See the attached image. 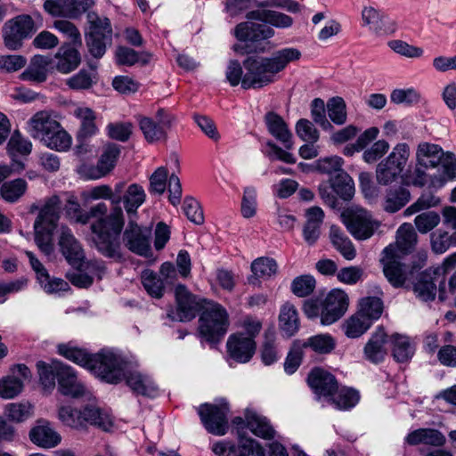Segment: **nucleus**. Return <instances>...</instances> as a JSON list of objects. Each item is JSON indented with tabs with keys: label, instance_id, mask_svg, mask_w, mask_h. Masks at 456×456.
Instances as JSON below:
<instances>
[{
	"label": "nucleus",
	"instance_id": "f257e3e1",
	"mask_svg": "<svg viewBox=\"0 0 456 456\" xmlns=\"http://www.w3.org/2000/svg\"><path fill=\"white\" fill-rule=\"evenodd\" d=\"M125 185V182H119L111 189L110 185L102 184L93 187L87 192L89 200H109L111 204L110 212L106 203L99 202L89 208L88 215L82 216L84 222L88 216L93 217L90 224V241L97 243L101 251H116L119 248L118 234L124 227L126 219L118 194L123 192Z\"/></svg>",
	"mask_w": 456,
	"mask_h": 456
},
{
	"label": "nucleus",
	"instance_id": "f03ea898",
	"mask_svg": "<svg viewBox=\"0 0 456 456\" xmlns=\"http://www.w3.org/2000/svg\"><path fill=\"white\" fill-rule=\"evenodd\" d=\"M298 49L287 47L274 52L269 57L250 56L243 61L246 73L241 81L243 89H258L275 81V77L292 61H298Z\"/></svg>",
	"mask_w": 456,
	"mask_h": 456
},
{
	"label": "nucleus",
	"instance_id": "7ed1b4c3",
	"mask_svg": "<svg viewBox=\"0 0 456 456\" xmlns=\"http://www.w3.org/2000/svg\"><path fill=\"white\" fill-rule=\"evenodd\" d=\"M151 230L148 227L139 225L133 218H129L127 224L118 234L119 248L116 251H101L97 243L91 242V246L102 256L120 263L126 259L125 248L140 256H150L151 255Z\"/></svg>",
	"mask_w": 456,
	"mask_h": 456
},
{
	"label": "nucleus",
	"instance_id": "20e7f679",
	"mask_svg": "<svg viewBox=\"0 0 456 456\" xmlns=\"http://www.w3.org/2000/svg\"><path fill=\"white\" fill-rule=\"evenodd\" d=\"M417 165L424 168H435L441 165L443 172L430 176L433 187H442L449 180L456 178V157L452 152H444L443 149L434 143L420 142L416 151Z\"/></svg>",
	"mask_w": 456,
	"mask_h": 456
},
{
	"label": "nucleus",
	"instance_id": "39448f33",
	"mask_svg": "<svg viewBox=\"0 0 456 456\" xmlns=\"http://www.w3.org/2000/svg\"><path fill=\"white\" fill-rule=\"evenodd\" d=\"M61 208V201L59 196L46 198L34 223L35 241L46 256H50L53 251V232L57 227Z\"/></svg>",
	"mask_w": 456,
	"mask_h": 456
},
{
	"label": "nucleus",
	"instance_id": "423d86ee",
	"mask_svg": "<svg viewBox=\"0 0 456 456\" xmlns=\"http://www.w3.org/2000/svg\"><path fill=\"white\" fill-rule=\"evenodd\" d=\"M199 332L207 342L218 343L227 332L229 315L218 303L208 302L199 320Z\"/></svg>",
	"mask_w": 456,
	"mask_h": 456
},
{
	"label": "nucleus",
	"instance_id": "0eeeda50",
	"mask_svg": "<svg viewBox=\"0 0 456 456\" xmlns=\"http://www.w3.org/2000/svg\"><path fill=\"white\" fill-rule=\"evenodd\" d=\"M87 18L90 30L86 35V46L92 56L100 59L112 44L111 24L108 18H100L94 12L88 13Z\"/></svg>",
	"mask_w": 456,
	"mask_h": 456
},
{
	"label": "nucleus",
	"instance_id": "6e6552de",
	"mask_svg": "<svg viewBox=\"0 0 456 456\" xmlns=\"http://www.w3.org/2000/svg\"><path fill=\"white\" fill-rule=\"evenodd\" d=\"M341 216L347 231L358 240L371 238L380 226V222L363 208H347L342 213Z\"/></svg>",
	"mask_w": 456,
	"mask_h": 456
},
{
	"label": "nucleus",
	"instance_id": "1a4fd4ad",
	"mask_svg": "<svg viewBox=\"0 0 456 456\" xmlns=\"http://www.w3.org/2000/svg\"><path fill=\"white\" fill-rule=\"evenodd\" d=\"M410 156L407 143H398L392 152L376 168V179L379 184L387 185L395 181L402 174Z\"/></svg>",
	"mask_w": 456,
	"mask_h": 456
},
{
	"label": "nucleus",
	"instance_id": "9d476101",
	"mask_svg": "<svg viewBox=\"0 0 456 456\" xmlns=\"http://www.w3.org/2000/svg\"><path fill=\"white\" fill-rule=\"evenodd\" d=\"M123 359L109 350L93 354L88 370L108 383L117 384L124 376Z\"/></svg>",
	"mask_w": 456,
	"mask_h": 456
},
{
	"label": "nucleus",
	"instance_id": "9b49d317",
	"mask_svg": "<svg viewBox=\"0 0 456 456\" xmlns=\"http://www.w3.org/2000/svg\"><path fill=\"white\" fill-rule=\"evenodd\" d=\"M175 296L177 304L176 311L167 313V317L172 321H191L207 306L208 302L198 299L184 285L179 284L175 287Z\"/></svg>",
	"mask_w": 456,
	"mask_h": 456
},
{
	"label": "nucleus",
	"instance_id": "f8f14e48",
	"mask_svg": "<svg viewBox=\"0 0 456 456\" xmlns=\"http://www.w3.org/2000/svg\"><path fill=\"white\" fill-rule=\"evenodd\" d=\"M37 30L32 17L27 14L19 15L7 21L4 27L5 46L16 50L22 45V41Z\"/></svg>",
	"mask_w": 456,
	"mask_h": 456
},
{
	"label": "nucleus",
	"instance_id": "ddd939ff",
	"mask_svg": "<svg viewBox=\"0 0 456 456\" xmlns=\"http://www.w3.org/2000/svg\"><path fill=\"white\" fill-rule=\"evenodd\" d=\"M436 282L439 283V298L444 300V277L440 268L428 269L421 273L413 283V292L422 301H432L436 294Z\"/></svg>",
	"mask_w": 456,
	"mask_h": 456
},
{
	"label": "nucleus",
	"instance_id": "4468645a",
	"mask_svg": "<svg viewBox=\"0 0 456 456\" xmlns=\"http://www.w3.org/2000/svg\"><path fill=\"white\" fill-rule=\"evenodd\" d=\"M383 272L392 286L403 287L407 279V266L401 262V256L394 245H388L382 252Z\"/></svg>",
	"mask_w": 456,
	"mask_h": 456
},
{
	"label": "nucleus",
	"instance_id": "2eb2a0df",
	"mask_svg": "<svg viewBox=\"0 0 456 456\" xmlns=\"http://www.w3.org/2000/svg\"><path fill=\"white\" fill-rule=\"evenodd\" d=\"M349 305L347 294L339 289H332L322 301V324L330 325L339 320Z\"/></svg>",
	"mask_w": 456,
	"mask_h": 456
},
{
	"label": "nucleus",
	"instance_id": "dca6fc26",
	"mask_svg": "<svg viewBox=\"0 0 456 456\" xmlns=\"http://www.w3.org/2000/svg\"><path fill=\"white\" fill-rule=\"evenodd\" d=\"M226 405L205 403L199 408V415L206 429L216 436H224L228 428Z\"/></svg>",
	"mask_w": 456,
	"mask_h": 456
},
{
	"label": "nucleus",
	"instance_id": "f3484780",
	"mask_svg": "<svg viewBox=\"0 0 456 456\" xmlns=\"http://www.w3.org/2000/svg\"><path fill=\"white\" fill-rule=\"evenodd\" d=\"M226 346L231 359L240 363H246L253 357L256 343L253 338H246L245 333L236 332L228 338Z\"/></svg>",
	"mask_w": 456,
	"mask_h": 456
},
{
	"label": "nucleus",
	"instance_id": "a211bd4d",
	"mask_svg": "<svg viewBox=\"0 0 456 456\" xmlns=\"http://www.w3.org/2000/svg\"><path fill=\"white\" fill-rule=\"evenodd\" d=\"M56 370L58 389L62 395L73 398L86 395L87 392L86 387L78 380L76 371L70 366L60 362Z\"/></svg>",
	"mask_w": 456,
	"mask_h": 456
},
{
	"label": "nucleus",
	"instance_id": "6ab92c4d",
	"mask_svg": "<svg viewBox=\"0 0 456 456\" xmlns=\"http://www.w3.org/2000/svg\"><path fill=\"white\" fill-rule=\"evenodd\" d=\"M31 372L24 364H18L13 368V375L0 380V396L11 399L18 395L23 388V381L29 380Z\"/></svg>",
	"mask_w": 456,
	"mask_h": 456
},
{
	"label": "nucleus",
	"instance_id": "aec40b11",
	"mask_svg": "<svg viewBox=\"0 0 456 456\" xmlns=\"http://www.w3.org/2000/svg\"><path fill=\"white\" fill-rule=\"evenodd\" d=\"M307 382L316 395L329 399L338 388L336 378L321 368H315L309 373Z\"/></svg>",
	"mask_w": 456,
	"mask_h": 456
},
{
	"label": "nucleus",
	"instance_id": "412c9836",
	"mask_svg": "<svg viewBox=\"0 0 456 456\" xmlns=\"http://www.w3.org/2000/svg\"><path fill=\"white\" fill-rule=\"evenodd\" d=\"M274 30L266 24H258L249 21L239 23L234 28V36L240 41L258 43L271 38Z\"/></svg>",
	"mask_w": 456,
	"mask_h": 456
},
{
	"label": "nucleus",
	"instance_id": "4be33fe9",
	"mask_svg": "<svg viewBox=\"0 0 456 456\" xmlns=\"http://www.w3.org/2000/svg\"><path fill=\"white\" fill-rule=\"evenodd\" d=\"M61 251L67 261L72 265H80L85 257L84 251L78 240L74 237L69 228L62 226L59 239Z\"/></svg>",
	"mask_w": 456,
	"mask_h": 456
},
{
	"label": "nucleus",
	"instance_id": "5701e85b",
	"mask_svg": "<svg viewBox=\"0 0 456 456\" xmlns=\"http://www.w3.org/2000/svg\"><path fill=\"white\" fill-rule=\"evenodd\" d=\"M59 122L48 110H41L34 114L28 120V131L30 135L41 142L54 129H58Z\"/></svg>",
	"mask_w": 456,
	"mask_h": 456
},
{
	"label": "nucleus",
	"instance_id": "b1692460",
	"mask_svg": "<svg viewBox=\"0 0 456 456\" xmlns=\"http://www.w3.org/2000/svg\"><path fill=\"white\" fill-rule=\"evenodd\" d=\"M264 120L268 132L282 142L286 149L290 150L293 146L292 134L282 117L273 111H269L265 115Z\"/></svg>",
	"mask_w": 456,
	"mask_h": 456
},
{
	"label": "nucleus",
	"instance_id": "393cba45",
	"mask_svg": "<svg viewBox=\"0 0 456 456\" xmlns=\"http://www.w3.org/2000/svg\"><path fill=\"white\" fill-rule=\"evenodd\" d=\"M119 196V204L123 202L124 208L129 218L136 216L137 209L144 203L146 194L142 186L138 183H131L125 185L123 192L118 194Z\"/></svg>",
	"mask_w": 456,
	"mask_h": 456
},
{
	"label": "nucleus",
	"instance_id": "a878e982",
	"mask_svg": "<svg viewBox=\"0 0 456 456\" xmlns=\"http://www.w3.org/2000/svg\"><path fill=\"white\" fill-rule=\"evenodd\" d=\"M31 442L42 448H53L61 443V436L50 427L46 420H38L29 431Z\"/></svg>",
	"mask_w": 456,
	"mask_h": 456
},
{
	"label": "nucleus",
	"instance_id": "bb28decb",
	"mask_svg": "<svg viewBox=\"0 0 456 456\" xmlns=\"http://www.w3.org/2000/svg\"><path fill=\"white\" fill-rule=\"evenodd\" d=\"M387 333L383 327H379L366 343L363 348L364 358L372 362H381L387 355L385 344L387 342Z\"/></svg>",
	"mask_w": 456,
	"mask_h": 456
},
{
	"label": "nucleus",
	"instance_id": "cd10ccee",
	"mask_svg": "<svg viewBox=\"0 0 456 456\" xmlns=\"http://www.w3.org/2000/svg\"><path fill=\"white\" fill-rule=\"evenodd\" d=\"M54 58L57 61L55 68L62 74H68L75 70L81 62L79 52L76 49V46L70 45V44H63L58 49Z\"/></svg>",
	"mask_w": 456,
	"mask_h": 456
},
{
	"label": "nucleus",
	"instance_id": "c85d7f7f",
	"mask_svg": "<svg viewBox=\"0 0 456 456\" xmlns=\"http://www.w3.org/2000/svg\"><path fill=\"white\" fill-rule=\"evenodd\" d=\"M405 442L410 445L425 444L442 447L446 443L444 434L435 428H419L408 434Z\"/></svg>",
	"mask_w": 456,
	"mask_h": 456
},
{
	"label": "nucleus",
	"instance_id": "c756f323",
	"mask_svg": "<svg viewBox=\"0 0 456 456\" xmlns=\"http://www.w3.org/2000/svg\"><path fill=\"white\" fill-rule=\"evenodd\" d=\"M127 386L136 394L153 397L158 393V387L147 375L138 371L124 374Z\"/></svg>",
	"mask_w": 456,
	"mask_h": 456
},
{
	"label": "nucleus",
	"instance_id": "7c9ffc66",
	"mask_svg": "<svg viewBox=\"0 0 456 456\" xmlns=\"http://www.w3.org/2000/svg\"><path fill=\"white\" fill-rule=\"evenodd\" d=\"M246 426L256 436L263 439H272L275 431L266 418L258 415L253 411L247 410L245 413Z\"/></svg>",
	"mask_w": 456,
	"mask_h": 456
},
{
	"label": "nucleus",
	"instance_id": "2f4dec72",
	"mask_svg": "<svg viewBox=\"0 0 456 456\" xmlns=\"http://www.w3.org/2000/svg\"><path fill=\"white\" fill-rule=\"evenodd\" d=\"M279 326L288 337L295 335L299 330L300 322L298 313L295 305L289 302H286L281 307Z\"/></svg>",
	"mask_w": 456,
	"mask_h": 456
},
{
	"label": "nucleus",
	"instance_id": "473e14b6",
	"mask_svg": "<svg viewBox=\"0 0 456 456\" xmlns=\"http://www.w3.org/2000/svg\"><path fill=\"white\" fill-rule=\"evenodd\" d=\"M411 199L410 191L402 186L390 188L387 191L383 209L388 213H395L403 208Z\"/></svg>",
	"mask_w": 456,
	"mask_h": 456
},
{
	"label": "nucleus",
	"instance_id": "72a5a7b5",
	"mask_svg": "<svg viewBox=\"0 0 456 456\" xmlns=\"http://www.w3.org/2000/svg\"><path fill=\"white\" fill-rule=\"evenodd\" d=\"M418 235L412 225L408 223L403 224L396 232V241L394 246L397 254L404 255L411 252L417 243Z\"/></svg>",
	"mask_w": 456,
	"mask_h": 456
},
{
	"label": "nucleus",
	"instance_id": "f704fd0d",
	"mask_svg": "<svg viewBox=\"0 0 456 456\" xmlns=\"http://www.w3.org/2000/svg\"><path fill=\"white\" fill-rule=\"evenodd\" d=\"M330 239L333 247L346 259L353 260L356 249L351 240L338 226L332 225L330 230Z\"/></svg>",
	"mask_w": 456,
	"mask_h": 456
},
{
	"label": "nucleus",
	"instance_id": "c9c22d12",
	"mask_svg": "<svg viewBox=\"0 0 456 456\" xmlns=\"http://www.w3.org/2000/svg\"><path fill=\"white\" fill-rule=\"evenodd\" d=\"M252 277L248 278L249 283H255L257 279H269L278 272L277 262L271 257L262 256L251 263Z\"/></svg>",
	"mask_w": 456,
	"mask_h": 456
},
{
	"label": "nucleus",
	"instance_id": "e433bc0d",
	"mask_svg": "<svg viewBox=\"0 0 456 456\" xmlns=\"http://www.w3.org/2000/svg\"><path fill=\"white\" fill-rule=\"evenodd\" d=\"M28 190V183L22 178L13 179L2 183L0 195L8 203H15L23 197Z\"/></svg>",
	"mask_w": 456,
	"mask_h": 456
},
{
	"label": "nucleus",
	"instance_id": "4c0bfd02",
	"mask_svg": "<svg viewBox=\"0 0 456 456\" xmlns=\"http://www.w3.org/2000/svg\"><path fill=\"white\" fill-rule=\"evenodd\" d=\"M392 354L396 362H405L414 354V348L408 337L395 333L390 337Z\"/></svg>",
	"mask_w": 456,
	"mask_h": 456
},
{
	"label": "nucleus",
	"instance_id": "58836bf2",
	"mask_svg": "<svg viewBox=\"0 0 456 456\" xmlns=\"http://www.w3.org/2000/svg\"><path fill=\"white\" fill-rule=\"evenodd\" d=\"M82 424L84 422L95 425L100 428L107 431L112 427V419L100 408L93 405L86 406L81 411Z\"/></svg>",
	"mask_w": 456,
	"mask_h": 456
},
{
	"label": "nucleus",
	"instance_id": "ea45409f",
	"mask_svg": "<svg viewBox=\"0 0 456 456\" xmlns=\"http://www.w3.org/2000/svg\"><path fill=\"white\" fill-rule=\"evenodd\" d=\"M240 439L238 444H231L229 452L233 456H265L263 447L252 438H244L239 434Z\"/></svg>",
	"mask_w": 456,
	"mask_h": 456
},
{
	"label": "nucleus",
	"instance_id": "a19ab883",
	"mask_svg": "<svg viewBox=\"0 0 456 456\" xmlns=\"http://www.w3.org/2000/svg\"><path fill=\"white\" fill-rule=\"evenodd\" d=\"M371 324L372 322L368 317H364L357 311L345 322L343 329L348 338H357L364 334Z\"/></svg>",
	"mask_w": 456,
	"mask_h": 456
},
{
	"label": "nucleus",
	"instance_id": "79ce46f5",
	"mask_svg": "<svg viewBox=\"0 0 456 456\" xmlns=\"http://www.w3.org/2000/svg\"><path fill=\"white\" fill-rule=\"evenodd\" d=\"M138 123L145 140L148 142H155L161 140H167V133L163 127H160L158 121L148 117H140Z\"/></svg>",
	"mask_w": 456,
	"mask_h": 456
},
{
	"label": "nucleus",
	"instance_id": "37998d69",
	"mask_svg": "<svg viewBox=\"0 0 456 456\" xmlns=\"http://www.w3.org/2000/svg\"><path fill=\"white\" fill-rule=\"evenodd\" d=\"M58 364H60L59 361H53L51 363L43 361L37 362L39 381L45 390H53L55 387Z\"/></svg>",
	"mask_w": 456,
	"mask_h": 456
},
{
	"label": "nucleus",
	"instance_id": "c03bdc74",
	"mask_svg": "<svg viewBox=\"0 0 456 456\" xmlns=\"http://www.w3.org/2000/svg\"><path fill=\"white\" fill-rule=\"evenodd\" d=\"M74 116L81 120L79 137H89L96 133L95 114L93 110L86 107H78L74 110Z\"/></svg>",
	"mask_w": 456,
	"mask_h": 456
},
{
	"label": "nucleus",
	"instance_id": "a18cd8bd",
	"mask_svg": "<svg viewBox=\"0 0 456 456\" xmlns=\"http://www.w3.org/2000/svg\"><path fill=\"white\" fill-rule=\"evenodd\" d=\"M330 184L338 195L345 200H349L354 193V181L346 172H340L330 180Z\"/></svg>",
	"mask_w": 456,
	"mask_h": 456
},
{
	"label": "nucleus",
	"instance_id": "49530a36",
	"mask_svg": "<svg viewBox=\"0 0 456 456\" xmlns=\"http://www.w3.org/2000/svg\"><path fill=\"white\" fill-rule=\"evenodd\" d=\"M359 394L352 388H341L330 397L329 401L338 410H348L355 406L359 401Z\"/></svg>",
	"mask_w": 456,
	"mask_h": 456
},
{
	"label": "nucleus",
	"instance_id": "de8ad7c7",
	"mask_svg": "<svg viewBox=\"0 0 456 456\" xmlns=\"http://www.w3.org/2000/svg\"><path fill=\"white\" fill-rule=\"evenodd\" d=\"M44 144L48 148L56 151H67L71 145L70 135L58 124V129H54L44 141Z\"/></svg>",
	"mask_w": 456,
	"mask_h": 456
},
{
	"label": "nucleus",
	"instance_id": "09e8293b",
	"mask_svg": "<svg viewBox=\"0 0 456 456\" xmlns=\"http://www.w3.org/2000/svg\"><path fill=\"white\" fill-rule=\"evenodd\" d=\"M305 348H311L318 354H330L336 346V342L333 338L328 334H320L309 338L305 341H302Z\"/></svg>",
	"mask_w": 456,
	"mask_h": 456
},
{
	"label": "nucleus",
	"instance_id": "8fccbe9b",
	"mask_svg": "<svg viewBox=\"0 0 456 456\" xmlns=\"http://www.w3.org/2000/svg\"><path fill=\"white\" fill-rule=\"evenodd\" d=\"M358 312L364 317H368L372 322L378 320L383 312V302L377 297L362 298L359 303Z\"/></svg>",
	"mask_w": 456,
	"mask_h": 456
},
{
	"label": "nucleus",
	"instance_id": "3c124183",
	"mask_svg": "<svg viewBox=\"0 0 456 456\" xmlns=\"http://www.w3.org/2000/svg\"><path fill=\"white\" fill-rule=\"evenodd\" d=\"M387 46L394 53L409 59L421 58L424 55L423 48L410 45L401 39H393L388 41Z\"/></svg>",
	"mask_w": 456,
	"mask_h": 456
},
{
	"label": "nucleus",
	"instance_id": "603ef678",
	"mask_svg": "<svg viewBox=\"0 0 456 456\" xmlns=\"http://www.w3.org/2000/svg\"><path fill=\"white\" fill-rule=\"evenodd\" d=\"M327 111L330 120L336 125H343L346 122V106L343 98L332 97L328 101Z\"/></svg>",
	"mask_w": 456,
	"mask_h": 456
},
{
	"label": "nucleus",
	"instance_id": "864d4df0",
	"mask_svg": "<svg viewBox=\"0 0 456 456\" xmlns=\"http://www.w3.org/2000/svg\"><path fill=\"white\" fill-rule=\"evenodd\" d=\"M305 345L301 340H295L284 362V370L288 374H293L300 366L304 356Z\"/></svg>",
	"mask_w": 456,
	"mask_h": 456
},
{
	"label": "nucleus",
	"instance_id": "5fc2aeb1",
	"mask_svg": "<svg viewBox=\"0 0 456 456\" xmlns=\"http://www.w3.org/2000/svg\"><path fill=\"white\" fill-rule=\"evenodd\" d=\"M53 27L67 37L69 41L68 44H70V45L77 46L82 45L81 34L76 25L71 21L68 20H57L53 22Z\"/></svg>",
	"mask_w": 456,
	"mask_h": 456
},
{
	"label": "nucleus",
	"instance_id": "6e6d98bb",
	"mask_svg": "<svg viewBox=\"0 0 456 456\" xmlns=\"http://www.w3.org/2000/svg\"><path fill=\"white\" fill-rule=\"evenodd\" d=\"M315 279L309 274L296 277L291 282V291L299 297L309 296L315 289Z\"/></svg>",
	"mask_w": 456,
	"mask_h": 456
},
{
	"label": "nucleus",
	"instance_id": "4d7b16f0",
	"mask_svg": "<svg viewBox=\"0 0 456 456\" xmlns=\"http://www.w3.org/2000/svg\"><path fill=\"white\" fill-rule=\"evenodd\" d=\"M142 282L146 291L153 297L160 298L164 294L163 281L152 271L142 273Z\"/></svg>",
	"mask_w": 456,
	"mask_h": 456
},
{
	"label": "nucleus",
	"instance_id": "13d9d810",
	"mask_svg": "<svg viewBox=\"0 0 456 456\" xmlns=\"http://www.w3.org/2000/svg\"><path fill=\"white\" fill-rule=\"evenodd\" d=\"M440 223V216L435 211H426L418 215L414 219L417 230L422 233H428L436 228Z\"/></svg>",
	"mask_w": 456,
	"mask_h": 456
},
{
	"label": "nucleus",
	"instance_id": "bf43d9fd",
	"mask_svg": "<svg viewBox=\"0 0 456 456\" xmlns=\"http://www.w3.org/2000/svg\"><path fill=\"white\" fill-rule=\"evenodd\" d=\"M59 353L65 358L84 366L89 368L93 354H87L86 351L75 347H69L65 345L59 346Z\"/></svg>",
	"mask_w": 456,
	"mask_h": 456
},
{
	"label": "nucleus",
	"instance_id": "052dcab7",
	"mask_svg": "<svg viewBox=\"0 0 456 456\" xmlns=\"http://www.w3.org/2000/svg\"><path fill=\"white\" fill-rule=\"evenodd\" d=\"M343 164V159L338 156L326 157L315 162V169L320 173L336 175L338 173L345 172L342 168Z\"/></svg>",
	"mask_w": 456,
	"mask_h": 456
},
{
	"label": "nucleus",
	"instance_id": "680f3d73",
	"mask_svg": "<svg viewBox=\"0 0 456 456\" xmlns=\"http://www.w3.org/2000/svg\"><path fill=\"white\" fill-rule=\"evenodd\" d=\"M297 135L303 141L315 143L320 137L319 131L314 125L306 118H300L296 124Z\"/></svg>",
	"mask_w": 456,
	"mask_h": 456
},
{
	"label": "nucleus",
	"instance_id": "e2e57ef3",
	"mask_svg": "<svg viewBox=\"0 0 456 456\" xmlns=\"http://www.w3.org/2000/svg\"><path fill=\"white\" fill-rule=\"evenodd\" d=\"M7 146L9 153L13 157L28 155L32 150L31 142L17 131L12 134Z\"/></svg>",
	"mask_w": 456,
	"mask_h": 456
},
{
	"label": "nucleus",
	"instance_id": "0e129e2a",
	"mask_svg": "<svg viewBox=\"0 0 456 456\" xmlns=\"http://www.w3.org/2000/svg\"><path fill=\"white\" fill-rule=\"evenodd\" d=\"M262 361L265 365H271L278 360V352L273 332L265 333V341L261 349Z\"/></svg>",
	"mask_w": 456,
	"mask_h": 456
},
{
	"label": "nucleus",
	"instance_id": "69168bd1",
	"mask_svg": "<svg viewBox=\"0 0 456 456\" xmlns=\"http://www.w3.org/2000/svg\"><path fill=\"white\" fill-rule=\"evenodd\" d=\"M120 154V147L117 144H110L106 147L104 152L98 161L100 168L107 175L115 167L117 159Z\"/></svg>",
	"mask_w": 456,
	"mask_h": 456
},
{
	"label": "nucleus",
	"instance_id": "338daca9",
	"mask_svg": "<svg viewBox=\"0 0 456 456\" xmlns=\"http://www.w3.org/2000/svg\"><path fill=\"white\" fill-rule=\"evenodd\" d=\"M134 126L131 122H116L108 125V134L110 138L126 142L133 132Z\"/></svg>",
	"mask_w": 456,
	"mask_h": 456
},
{
	"label": "nucleus",
	"instance_id": "774afa93",
	"mask_svg": "<svg viewBox=\"0 0 456 456\" xmlns=\"http://www.w3.org/2000/svg\"><path fill=\"white\" fill-rule=\"evenodd\" d=\"M432 248L436 253L445 252L451 246H456V232L449 235L447 232L432 234Z\"/></svg>",
	"mask_w": 456,
	"mask_h": 456
}]
</instances>
